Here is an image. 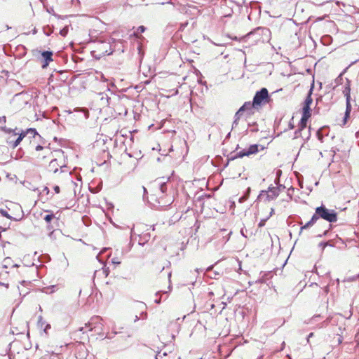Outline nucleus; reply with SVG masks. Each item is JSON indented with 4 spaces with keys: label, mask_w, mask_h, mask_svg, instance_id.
<instances>
[{
    "label": "nucleus",
    "mask_w": 359,
    "mask_h": 359,
    "mask_svg": "<svg viewBox=\"0 0 359 359\" xmlns=\"http://www.w3.org/2000/svg\"><path fill=\"white\" fill-rule=\"evenodd\" d=\"M271 32L269 29L266 27H259L255 29L253 31L249 32L245 37H250L251 36H255V41H266L269 40Z\"/></svg>",
    "instance_id": "nucleus-1"
},
{
    "label": "nucleus",
    "mask_w": 359,
    "mask_h": 359,
    "mask_svg": "<svg viewBox=\"0 0 359 359\" xmlns=\"http://www.w3.org/2000/svg\"><path fill=\"white\" fill-rule=\"evenodd\" d=\"M316 213L320 218L332 223L337 220V214L334 210L327 209L323 203L320 207L316 208Z\"/></svg>",
    "instance_id": "nucleus-2"
},
{
    "label": "nucleus",
    "mask_w": 359,
    "mask_h": 359,
    "mask_svg": "<svg viewBox=\"0 0 359 359\" xmlns=\"http://www.w3.org/2000/svg\"><path fill=\"white\" fill-rule=\"evenodd\" d=\"M279 188L269 187L268 190L262 191L257 197L259 202L274 200L279 194Z\"/></svg>",
    "instance_id": "nucleus-3"
},
{
    "label": "nucleus",
    "mask_w": 359,
    "mask_h": 359,
    "mask_svg": "<svg viewBox=\"0 0 359 359\" xmlns=\"http://www.w3.org/2000/svg\"><path fill=\"white\" fill-rule=\"evenodd\" d=\"M102 318L100 316H93L90 321L86 324L89 327L90 331H94L96 334L101 335L103 331V325L101 323Z\"/></svg>",
    "instance_id": "nucleus-4"
},
{
    "label": "nucleus",
    "mask_w": 359,
    "mask_h": 359,
    "mask_svg": "<svg viewBox=\"0 0 359 359\" xmlns=\"http://www.w3.org/2000/svg\"><path fill=\"white\" fill-rule=\"evenodd\" d=\"M269 97V93L266 88H262L260 90L257 91L254 97L253 101L251 102L255 107L260 106L267 102Z\"/></svg>",
    "instance_id": "nucleus-5"
},
{
    "label": "nucleus",
    "mask_w": 359,
    "mask_h": 359,
    "mask_svg": "<svg viewBox=\"0 0 359 359\" xmlns=\"http://www.w3.org/2000/svg\"><path fill=\"white\" fill-rule=\"evenodd\" d=\"M243 107H245L243 114L245 116V121L248 122V126H250V119L256 112V107L252 104L250 102H245L243 104Z\"/></svg>",
    "instance_id": "nucleus-6"
},
{
    "label": "nucleus",
    "mask_w": 359,
    "mask_h": 359,
    "mask_svg": "<svg viewBox=\"0 0 359 359\" xmlns=\"http://www.w3.org/2000/svg\"><path fill=\"white\" fill-rule=\"evenodd\" d=\"M64 156V152L61 150L56 151V158L53 159L48 165V170L53 173H56L58 171V168H62L64 165L62 163H59L58 161Z\"/></svg>",
    "instance_id": "nucleus-7"
},
{
    "label": "nucleus",
    "mask_w": 359,
    "mask_h": 359,
    "mask_svg": "<svg viewBox=\"0 0 359 359\" xmlns=\"http://www.w3.org/2000/svg\"><path fill=\"white\" fill-rule=\"evenodd\" d=\"M259 144H252L248 149H244L237 152L236 155L232 156L231 158L233 160L237 158H243L244 156H249L250 155L255 154L259 151Z\"/></svg>",
    "instance_id": "nucleus-8"
},
{
    "label": "nucleus",
    "mask_w": 359,
    "mask_h": 359,
    "mask_svg": "<svg viewBox=\"0 0 359 359\" xmlns=\"http://www.w3.org/2000/svg\"><path fill=\"white\" fill-rule=\"evenodd\" d=\"M346 81L348 83V86L345 88V90H344V94L346 98V112H345V115H344V123L343 124H345L346 123V120H347V118L349 116V114H350V112H351V103H350V99H351V96H350V91H351V89H350V87H349V81L348 79H346Z\"/></svg>",
    "instance_id": "nucleus-9"
},
{
    "label": "nucleus",
    "mask_w": 359,
    "mask_h": 359,
    "mask_svg": "<svg viewBox=\"0 0 359 359\" xmlns=\"http://www.w3.org/2000/svg\"><path fill=\"white\" fill-rule=\"evenodd\" d=\"M41 56H42V59H43L41 67L43 69H46L48 66L49 62L53 61V58H52L53 52L52 51H43L41 53Z\"/></svg>",
    "instance_id": "nucleus-10"
},
{
    "label": "nucleus",
    "mask_w": 359,
    "mask_h": 359,
    "mask_svg": "<svg viewBox=\"0 0 359 359\" xmlns=\"http://www.w3.org/2000/svg\"><path fill=\"white\" fill-rule=\"evenodd\" d=\"M110 92L109 89L107 90V92H102L98 94L100 97V100L101 102V105L104 107H109L110 104V97L108 95V93Z\"/></svg>",
    "instance_id": "nucleus-11"
},
{
    "label": "nucleus",
    "mask_w": 359,
    "mask_h": 359,
    "mask_svg": "<svg viewBox=\"0 0 359 359\" xmlns=\"http://www.w3.org/2000/svg\"><path fill=\"white\" fill-rule=\"evenodd\" d=\"M244 108L245 107H243V106L236 111V113L235 114V116H234V121L233 122V124H232V128H235L236 127V126L238 124V121L239 119L241 118V117L242 116H244L243 114V111H244Z\"/></svg>",
    "instance_id": "nucleus-12"
},
{
    "label": "nucleus",
    "mask_w": 359,
    "mask_h": 359,
    "mask_svg": "<svg viewBox=\"0 0 359 359\" xmlns=\"http://www.w3.org/2000/svg\"><path fill=\"white\" fill-rule=\"evenodd\" d=\"M6 142L11 147L14 149V148L17 147L20 144V143L22 142V137H17L16 140H13L11 139V137H10L7 139Z\"/></svg>",
    "instance_id": "nucleus-13"
},
{
    "label": "nucleus",
    "mask_w": 359,
    "mask_h": 359,
    "mask_svg": "<svg viewBox=\"0 0 359 359\" xmlns=\"http://www.w3.org/2000/svg\"><path fill=\"white\" fill-rule=\"evenodd\" d=\"M312 92H313V88H311L309 91V93L304 100V107L303 108H311L310 106L313 102V99L311 97V94H312Z\"/></svg>",
    "instance_id": "nucleus-14"
},
{
    "label": "nucleus",
    "mask_w": 359,
    "mask_h": 359,
    "mask_svg": "<svg viewBox=\"0 0 359 359\" xmlns=\"http://www.w3.org/2000/svg\"><path fill=\"white\" fill-rule=\"evenodd\" d=\"M311 108H303L302 116L303 121H308V119L311 117Z\"/></svg>",
    "instance_id": "nucleus-15"
},
{
    "label": "nucleus",
    "mask_w": 359,
    "mask_h": 359,
    "mask_svg": "<svg viewBox=\"0 0 359 359\" xmlns=\"http://www.w3.org/2000/svg\"><path fill=\"white\" fill-rule=\"evenodd\" d=\"M27 135H30L34 138L36 137V136H39V137H41V136L38 134L37 131L34 128H29L27 130Z\"/></svg>",
    "instance_id": "nucleus-16"
},
{
    "label": "nucleus",
    "mask_w": 359,
    "mask_h": 359,
    "mask_svg": "<svg viewBox=\"0 0 359 359\" xmlns=\"http://www.w3.org/2000/svg\"><path fill=\"white\" fill-rule=\"evenodd\" d=\"M1 130L6 133H13L14 135H17L18 133L15 132L14 130L11 128H7L6 126H3L1 127Z\"/></svg>",
    "instance_id": "nucleus-17"
},
{
    "label": "nucleus",
    "mask_w": 359,
    "mask_h": 359,
    "mask_svg": "<svg viewBox=\"0 0 359 359\" xmlns=\"http://www.w3.org/2000/svg\"><path fill=\"white\" fill-rule=\"evenodd\" d=\"M274 210L273 208L271 209V212H270V214L268 217H266L265 219H262L260 220L259 223V227H262L263 226H264L265 224V222L269 219V218L272 215L273 212Z\"/></svg>",
    "instance_id": "nucleus-18"
},
{
    "label": "nucleus",
    "mask_w": 359,
    "mask_h": 359,
    "mask_svg": "<svg viewBox=\"0 0 359 359\" xmlns=\"http://www.w3.org/2000/svg\"><path fill=\"white\" fill-rule=\"evenodd\" d=\"M54 217V215L53 213L51 214H48L46 215H45V217H43V219L47 222V223H50V221L53 219Z\"/></svg>",
    "instance_id": "nucleus-19"
},
{
    "label": "nucleus",
    "mask_w": 359,
    "mask_h": 359,
    "mask_svg": "<svg viewBox=\"0 0 359 359\" xmlns=\"http://www.w3.org/2000/svg\"><path fill=\"white\" fill-rule=\"evenodd\" d=\"M342 81H343V75H342V74H341L334 80L335 86H337L339 85L340 83H341Z\"/></svg>",
    "instance_id": "nucleus-20"
},
{
    "label": "nucleus",
    "mask_w": 359,
    "mask_h": 359,
    "mask_svg": "<svg viewBox=\"0 0 359 359\" xmlns=\"http://www.w3.org/2000/svg\"><path fill=\"white\" fill-rule=\"evenodd\" d=\"M319 218H320V215L316 212L315 214L312 216L310 221L314 224Z\"/></svg>",
    "instance_id": "nucleus-21"
},
{
    "label": "nucleus",
    "mask_w": 359,
    "mask_h": 359,
    "mask_svg": "<svg viewBox=\"0 0 359 359\" xmlns=\"http://www.w3.org/2000/svg\"><path fill=\"white\" fill-rule=\"evenodd\" d=\"M160 189L162 193H165L167 190L166 183L165 182H159Z\"/></svg>",
    "instance_id": "nucleus-22"
},
{
    "label": "nucleus",
    "mask_w": 359,
    "mask_h": 359,
    "mask_svg": "<svg viewBox=\"0 0 359 359\" xmlns=\"http://www.w3.org/2000/svg\"><path fill=\"white\" fill-rule=\"evenodd\" d=\"M76 111H82L84 114L85 118H88L89 116L88 111L86 109H76Z\"/></svg>",
    "instance_id": "nucleus-23"
},
{
    "label": "nucleus",
    "mask_w": 359,
    "mask_h": 359,
    "mask_svg": "<svg viewBox=\"0 0 359 359\" xmlns=\"http://www.w3.org/2000/svg\"><path fill=\"white\" fill-rule=\"evenodd\" d=\"M323 128H320L319 129L317 133H316V135L318 137V139L320 141V142H323V135L322 134V132H323Z\"/></svg>",
    "instance_id": "nucleus-24"
},
{
    "label": "nucleus",
    "mask_w": 359,
    "mask_h": 359,
    "mask_svg": "<svg viewBox=\"0 0 359 359\" xmlns=\"http://www.w3.org/2000/svg\"><path fill=\"white\" fill-rule=\"evenodd\" d=\"M145 29H146L145 27H144L143 25H141V26L138 27L136 32H135V34L137 36L139 34L143 33L145 31Z\"/></svg>",
    "instance_id": "nucleus-25"
},
{
    "label": "nucleus",
    "mask_w": 359,
    "mask_h": 359,
    "mask_svg": "<svg viewBox=\"0 0 359 359\" xmlns=\"http://www.w3.org/2000/svg\"><path fill=\"white\" fill-rule=\"evenodd\" d=\"M11 259L10 257H6L4 259V265L3 266L4 268H7L8 267V265H9L11 262Z\"/></svg>",
    "instance_id": "nucleus-26"
},
{
    "label": "nucleus",
    "mask_w": 359,
    "mask_h": 359,
    "mask_svg": "<svg viewBox=\"0 0 359 359\" xmlns=\"http://www.w3.org/2000/svg\"><path fill=\"white\" fill-rule=\"evenodd\" d=\"M302 130H303L302 129H301V128H299V129H298V130H297L294 132V138H295V139H296V138H298V137H301V135H302Z\"/></svg>",
    "instance_id": "nucleus-27"
},
{
    "label": "nucleus",
    "mask_w": 359,
    "mask_h": 359,
    "mask_svg": "<svg viewBox=\"0 0 359 359\" xmlns=\"http://www.w3.org/2000/svg\"><path fill=\"white\" fill-rule=\"evenodd\" d=\"M307 121H303V118H301L299 128L304 130L306 128Z\"/></svg>",
    "instance_id": "nucleus-28"
},
{
    "label": "nucleus",
    "mask_w": 359,
    "mask_h": 359,
    "mask_svg": "<svg viewBox=\"0 0 359 359\" xmlns=\"http://www.w3.org/2000/svg\"><path fill=\"white\" fill-rule=\"evenodd\" d=\"M313 225V224L309 220L305 225L301 227V231L303 229H306Z\"/></svg>",
    "instance_id": "nucleus-29"
},
{
    "label": "nucleus",
    "mask_w": 359,
    "mask_h": 359,
    "mask_svg": "<svg viewBox=\"0 0 359 359\" xmlns=\"http://www.w3.org/2000/svg\"><path fill=\"white\" fill-rule=\"evenodd\" d=\"M328 245L327 242H321L319 243L318 246L322 249V250H324L325 248Z\"/></svg>",
    "instance_id": "nucleus-30"
},
{
    "label": "nucleus",
    "mask_w": 359,
    "mask_h": 359,
    "mask_svg": "<svg viewBox=\"0 0 359 359\" xmlns=\"http://www.w3.org/2000/svg\"><path fill=\"white\" fill-rule=\"evenodd\" d=\"M329 226H330V227H329V229H328L327 230H325V231L323 232V234H319V235H318V237H323V236H327V233H328L329 230L330 229V228H331V226H332V225H331V224H329Z\"/></svg>",
    "instance_id": "nucleus-31"
},
{
    "label": "nucleus",
    "mask_w": 359,
    "mask_h": 359,
    "mask_svg": "<svg viewBox=\"0 0 359 359\" xmlns=\"http://www.w3.org/2000/svg\"><path fill=\"white\" fill-rule=\"evenodd\" d=\"M0 212L3 216H5L8 218L11 217V216L7 213V212L3 209H0Z\"/></svg>",
    "instance_id": "nucleus-32"
},
{
    "label": "nucleus",
    "mask_w": 359,
    "mask_h": 359,
    "mask_svg": "<svg viewBox=\"0 0 359 359\" xmlns=\"http://www.w3.org/2000/svg\"><path fill=\"white\" fill-rule=\"evenodd\" d=\"M141 189L143 190L144 195H143V200L146 201L147 199L146 195L147 194V191L144 187H142Z\"/></svg>",
    "instance_id": "nucleus-33"
},
{
    "label": "nucleus",
    "mask_w": 359,
    "mask_h": 359,
    "mask_svg": "<svg viewBox=\"0 0 359 359\" xmlns=\"http://www.w3.org/2000/svg\"><path fill=\"white\" fill-rule=\"evenodd\" d=\"M68 29L67 28H64L60 31V34L63 36H66L67 34Z\"/></svg>",
    "instance_id": "nucleus-34"
},
{
    "label": "nucleus",
    "mask_w": 359,
    "mask_h": 359,
    "mask_svg": "<svg viewBox=\"0 0 359 359\" xmlns=\"http://www.w3.org/2000/svg\"><path fill=\"white\" fill-rule=\"evenodd\" d=\"M27 135V130L25 132L23 131L20 134H19V136L18 137H22V140L23 138L25 137Z\"/></svg>",
    "instance_id": "nucleus-35"
},
{
    "label": "nucleus",
    "mask_w": 359,
    "mask_h": 359,
    "mask_svg": "<svg viewBox=\"0 0 359 359\" xmlns=\"http://www.w3.org/2000/svg\"><path fill=\"white\" fill-rule=\"evenodd\" d=\"M111 262L114 264H116V265H118L121 264V262L118 260L117 258H114L112 259L111 260Z\"/></svg>",
    "instance_id": "nucleus-36"
},
{
    "label": "nucleus",
    "mask_w": 359,
    "mask_h": 359,
    "mask_svg": "<svg viewBox=\"0 0 359 359\" xmlns=\"http://www.w3.org/2000/svg\"><path fill=\"white\" fill-rule=\"evenodd\" d=\"M6 121V117L5 116L0 117V123H2L4 125Z\"/></svg>",
    "instance_id": "nucleus-37"
},
{
    "label": "nucleus",
    "mask_w": 359,
    "mask_h": 359,
    "mask_svg": "<svg viewBox=\"0 0 359 359\" xmlns=\"http://www.w3.org/2000/svg\"><path fill=\"white\" fill-rule=\"evenodd\" d=\"M44 149V147L40 144H38L35 147V150L36 151H41V150H43Z\"/></svg>",
    "instance_id": "nucleus-38"
},
{
    "label": "nucleus",
    "mask_w": 359,
    "mask_h": 359,
    "mask_svg": "<svg viewBox=\"0 0 359 359\" xmlns=\"http://www.w3.org/2000/svg\"><path fill=\"white\" fill-rule=\"evenodd\" d=\"M313 337V332H311L308 337H307V339H306V341H307V343H309L310 341V339H311V337Z\"/></svg>",
    "instance_id": "nucleus-39"
},
{
    "label": "nucleus",
    "mask_w": 359,
    "mask_h": 359,
    "mask_svg": "<svg viewBox=\"0 0 359 359\" xmlns=\"http://www.w3.org/2000/svg\"><path fill=\"white\" fill-rule=\"evenodd\" d=\"M241 234L242 235V236H243L244 238H247L248 236L245 235V229L244 228H242L241 229Z\"/></svg>",
    "instance_id": "nucleus-40"
},
{
    "label": "nucleus",
    "mask_w": 359,
    "mask_h": 359,
    "mask_svg": "<svg viewBox=\"0 0 359 359\" xmlns=\"http://www.w3.org/2000/svg\"><path fill=\"white\" fill-rule=\"evenodd\" d=\"M109 272V270L108 268L107 269H103V273L105 274L106 276H108Z\"/></svg>",
    "instance_id": "nucleus-41"
},
{
    "label": "nucleus",
    "mask_w": 359,
    "mask_h": 359,
    "mask_svg": "<svg viewBox=\"0 0 359 359\" xmlns=\"http://www.w3.org/2000/svg\"><path fill=\"white\" fill-rule=\"evenodd\" d=\"M163 356L160 355V352L158 353V354L156 355V359H162Z\"/></svg>",
    "instance_id": "nucleus-42"
},
{
    "label": "nucleus",
    "mask_w": 359,
    "mask_h": 359,
    "mask_svg": "<svg viewBox=\"0 0 359 359\" xmlns=\"http://www.w3.org/2000/svg\"><path fill=\"white\" fill-rule=\"evenodd\" d=\"M55 191L56 193H59L60 191V188L58 186H55V188H54Z\"/></svg>",
    "instance_id": "nucleus-43"
},
{
    "label": "nucleus",
    "mask_w": 359,
    "mask_h": 359,
    "mask_svg": "<svg viewBox=\"0 0 359 359\" xmlns=\"http://www.w3.org/2000/svg\"><path fill=\"white\" fill-rule=\"evenodd\" d=\"M250 122H251V125L250 126H254L256 124V122L253 120H252V118L250 119Z\"/></svg>",
    "instance_id": "nucleus-44"
},
{
    "label": "nucleus",
    "mask_w": 359,
    "mask_h": 359,
    "mask_svg": "<svg viewBox=\"0 0 359 359\" xmlns=\"http://www.w3.org/2000/svg\"><path fill=\"white\" fill-rule=\"evenodd\" d=\"M231 233H232V232H231V231H230V232L227 234V238H226V241L229 240V238H230V236H231Z\"/></svg>",
    "instance_id": "nucleus-45"
},
{
    "label": "nucleus",
    "mask_w": 359,
    "mask_h": 359,
    "mask_svg": "<svg viewBox=\"0 0 359 359\" xmlns=\"http://www.w3.org/2000/svg\"><path fill=\"white\" fill-rule=\"evenodd\" d=\"M107 204L109 205V208H114V205H113V203H107Z\"/></svg>",
    "instance_id": "nucleus-46"
},
{
    "label": "nucleus",
    "mask_w": 359,
    "mask_h": 359,
    "mask_svg": "<svg viewBox=\"0 0 359 359\" xmlns=\"http://www.w3.org/2000/svg\"><path fill=\"white\" fill-rule=\"evenodd\" d=\"M107 46V44L102 43V44L101 45V49H102V50H104V46Z\"/></svg>",
    "instance_id": "nucleus-47"
},
{
    "label": "nucleus",
    "mask_w": 359,
    "mask_h": 359,
    "mask_svg": "<svg viewBox=\"0 0 359 359\" xmlns=\"http://www.w3.org/2000/svg\"><path fill=\"white\" fill-rule=\"evenodd\" d=\"M341 342H342V338L341 337H339L338 338V343L341 344Z\"/></svg>",
    "instance_id": "nucleus-48"
},
{
    "label": "nucleus",
    "mask_w": 359,
    "mask_h": 359,
    "mask_svg": "<svg viewBox=\"0 0 359 359\" xmlns=\"http://www.w3.org/2000/svg\"><path fill=\"white\" fill-rule=\"evenodd\" d=\"M0 285H5L6 287H8V284H4V283H2V282H0Z\"/></svg>",
    "instance_id": "nucleus-49"
},
{
    "label": "nucleus",
    "mask_w": 359,
    "mask_h": 359,
    "mask_svg": "<svg viewBox=\"0 0 359 359\" xmlns=\"http://www.w3.org/2000/svg\"><path fill=\"white\" fill-rule=\"evenodd\" d=\"M155 302H156V304H160V302H161V299H156V300H155Z\"/></svg>",
    "instance_id": "nucleus-50"
},
{
    "label": "nucleus",
    "mask_w": 359,
    "mask_h": 359,
    "mask_svg": "<svg viewBox=\"0 0 359 359\" xmlns=\"http://www.w3.org/2000/svg\"><path fill=\"white\" fill-rule=\"evenodd\" d=\"M21 284L22 285H25V284H27V281L23 280V281L21 282Z\"/></svg>",
    "instance_id": "nucleus-51"
},
{
    "label": "nucleus",
    "mask_w": 359,
    "mask_h": 359,
    "mask_svg": "<svg viewBox=\"0 0 359 359\" xmlns=\"http://www.w3.org/2000/svg\"><path fill=\"white\" fill-rule=\"evenodd\" d=\"M83 330H84V327H81V328L79 329V330H80L81 332H84Z\"/></svg>",
    "instance_id": "nucleus-52"
},
{
    "label": "nucleus",
    "mask_w": 359,
    "mask_h": 359,
    "mask_svg": "<svg viewBox=\"0 0 359 359\" xmlns=\"http://www.w3.org/2000/svg\"><path fill=\"white\" fill-rule=\"evenodd\" d=\"M165 4V3H164V2H162V3H161L160 4H162V5H163V4ZM166 4H171V1H168V2L166 3Z\"/></svg>",
    "instance_id": "nucleus-53"
},
{
    "label": "nucleus",
    "mask_w": 359,
    "mask_h": 359,
    "mask_svg": "<svg viewBox=\"0 0 359 359\" xmlns=\"http://www.w3.org/2000/svg\"><path fill=\"white\" fill-rule=\"evenodd\" d=\"M53 229V227H52V226H50V225H48V230H50V229Z\"/></svg>",
    "instance_id": "nucleus-54"
},
{
    "label": "nucleus",
    "mask_w": 359,
    "mask_h": 359,
    "mask_svg": "<svg viewBox=\"0 0 359 359\" xmlns=\"http://www.w3.org/2000/svg\"><path fill=\"white\" fill-rule=\"evenodd\" d=\"M203 205H204V203H200V207H201V208H203Z\"/></svg>",
    "instance_id": "nucleus-55"
},
{
    "label": "nucleus",
    "mask_w": 359,
    "mask_h": 359,
    "mask_svg": "<svg viewBox=\"0 0 359 359\" xmlns=\"http://www.w3.org/2000/svg\"><path fill=\"white\" fill-rule=\"evenodd\" d=\"M138 319H139L138 316H135V321H137V320H138Z\"/></svg>",
    "instance_id": "nucleus-56"
},
{
    "label": "nucleus",
    "mask_w": 359,
    "mask_h": 359,
    "mask_svg": "<svg viewBox=\"0 0 359 359\" xmlns=\"http://www.w3.org/2000/svg\"><path fill=\"white\" fill-rule=\"evenodd\" d=\"M325 290L326 292H327V291H328V286H326V287H325Z\"/></svg>",
    "instance_id": "nucleus-57"
},
{
    "label": "nucleus",
    "mask_w": 359,
    "mask_h": 359,
    "mask_svg": "<svg viewBox=\"0 0 359 359\" xmlns=\"http://www.w3.org/2000/svg\"><path fill=\"white\" fill-rule=\"evenodd\" d=\"M50 325H47L46 328H50ZM46 330V329H45V330Z\"/></svg>",
    "instance_id": "nucleus-58"
},
{
    "label": "nucleus",
    "mask_w": 359,
    "mask_h": 359,
    "mask_svg": "<svg viewBox=\"0 0 359 359\" xmlns=\"http://www.w3.org/2000/svg\"><path fill=\"white\" fill-rule=\"evenodd\" d=\"M167 355V353L165 352L163 353V356H166Z\"/></svg>",
    "instance_id": "nucleus-59"
},
{
    "label": "nucleus",
    "mask_w": 359,
    "mask_h": 359,
    "mask_svg": "<svg viewBox=\"0 0 359 359\" xmlns=\"http://www.w3.org/2000/svg\"><path fill=\"white\" fill-rule=\"evenodd\" d=\"M195 271H196V272L199 273V269H196Z\"/></svg>",
    "instance_id": "nucleus-60"
},
{
    "label": "nucleus",
    "mask_w": 359,
    "mask_h": 359,
    "mask_svg": "<svg viewBox=\"0 0 359 359\" xmlns=\"http://www.w3.org/2000/svg\"><path fill=\"white\" fill-rule=\"evenodd\" d=\"M18 264H13V267H18Z\"/></svg>",
    "instance_id": "nucleus-61"
},
{
    "label": "nucleus",
    "mask_w": 359,
    "mask_h": 359,
    "mask_svg": "<svg viewBox=\"0 0 359 359\" xmlns=\"http://www.w3.org/2000/svg\"><path fill=\"white\" fill-rule=\"evenodd\" d=\"M209 294H210V295H212V294H213V292H209Z\"/></svg>",
    "instance_id": "nucleus-62"
},
{
    "label": "nucleus",
    "mask_w": 359,
    "mask_h": 359,
    "mask_svg": "<svg viewBox=\"0 0 359 359\" xmlns=\"http://www.w3.org/2000/svg\"><path fill=\"white\" fill-rule=\"evenodd\" d=\"M221 231H222V232H225V231H226V229H221Z\"/></svg>",
    "instance_id": "nucleus-63"
},
{
    "label": "nucleus",
    "mask_w": 359,
    "mask_h": 359,
    "mask_svg": "<svg viewBox=\"0 0 359 359\" xmlns=\"http://www.w3.org/2000/svg\"><path fill=\"white\" fill-rule=\"evenodd\" d=\"M112 53V51H110L109 53H107V55H110Z\"/></svg>",
    "instance_id": "nucleus-64"
}]
</instances>
